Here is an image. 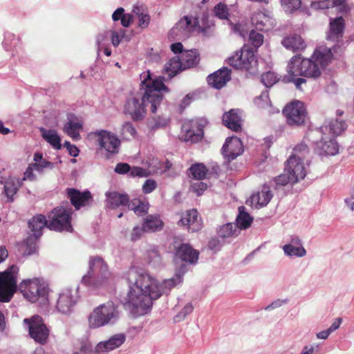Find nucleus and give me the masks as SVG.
<instances>
[{"label": "nucleus", "mask_w": 354, "mask_h": 354, "mask_svg": "<svg viewBox=\"0 0 354 354\" xmlns=\"http://www.w3.org/2000/svg\"><path fill=\"white\" fill-rule=\"evenodd\" d=\"M130 290L124 305L135 317L147 314L152 301L160 298V292L153 291V277L142 269L132 267L126 273Z\"/></svg>", "instance_id": "1"}, {"label": "nucleus", "mask_w": 354, "mask_h": 354, "mask_svg": "<svg viewBox=\"0 0 354 354\" xmlns=\"http://www.w3.org/2000/svg\"><path fill=\"white\" fill-rule=\"evenodd\" d=\"M140 78L142 79L141 86L145 91L130 95L124 106V113L135 122L141 121L146 117L147 104H151V111L155 113L163 99L160 91H169L163 83L164 78L158 77L152 80L149 71L142 73Z\"/></svg>", "instance_id": "2"}, {"label": "nucleus", "mask_w": 354, "mask_h": 354, "mask_svg": "<svg viewBox=\"0 0 354 354\" xmlns=\"http://www.w3.org/2000/svg\"><path fill=\"white\" fill-rule=\"evenodd\" d=\"M333 54L330 49H316L310 58H302L300 55L292 57L287 67V73L308 78H317L321 75V69L330 62Z\"/></svg>", "instance_id": "3"}, {"label": "nucleus", "mask_w": 354, "mask_h": 354, "mask_svg": "<svg viewBox=\"0 0 354 354\" xmlns=\"http://www.w3.org/2000/svg\"><path fill=\"white\" fill-rule=\"evenodd\" d=\"M88 271L82 278V283L93 288L108 284L111 278L108 265L100 257H91L88 261Z\"/></svg>", "instance_id": "4"}, {"label": "nucleus", "mask_w": 354, "mask_h": 354, "mask_svg": "<svg viewBox=\"0 0 354 354\" xmlns=\"http://www.w3.org/2000/svg\"><path fill=\"white\" fill-rule=\"evenodd\" d=\"M119 315L118 306L109 301L95 308L88 316L90 328H97L115 320Z\"/></svg>", "instance_id": "5"}, {"label": "nucleus", "mask_w": 354, "mask_h": 354, "mask_svg": "<svg viewBox=\"0 0 354 354\" xmlns=\"http://www.w3.org/2000/svg\"><path fill=\"white\" fill-rule=\"evenodd\" d=\"M19 290L24 298L32 303L37 301L39 298H46L49 292L48 284L40 277L23 280L19 285Z\"/></svg>", "instance_id": "6"}, {"label": "nucleus", "mask_w": 354, "mask_h": 354, "mask_svg": "<svg viewBox=\"0 0 354 354\" xmlns=\"http://www.w3.org/2000/svg\"><path fill=\"white\" fill-rule=\"evenodd\" d=\"M72 212L73 210L68 205H61L54 208L48 215V228L57 232H72Z\"/></svg>", "instance_id": "7"}, {"label": "nucleus", "mask_w": 354, "mask_h": 354, "mask_svg": "<svg viewBox=\"0 0 354 354\" xmlns=\"http://www.w3.org/2000/svg\"><path fill=\"white\" fill-rule=\"evenodd\" d=\"M19 270L18 266L12 265L4 272H0V302H9L13 297L17 288Z\"/></svg>", "instance_id": "8"}, {"label": "nucleus", "mask_w": 354, "mask_h": 354, "mask_svg": "<svg viewBox=\"0 0 354 354\" xmlns=\"http://www.w3.org/2000/svg\"><path fill=\"white\" fill-rule=\"evenodd\" d=\"M228 64L237 69L250 71L257 68L258 61L254 52L246 45L228 57Z\"/></svg>", "instance_id": "9"}, {"label": "nucleus", "mask_w": 354, "mask_h": 354, "mask_svg": "<svg viewBox=\"0 0 354 354\" xmlns=\"http://www.w3.org/2000/svg\"><path fill=\"white\" fill-rule=\"evenodd\" d=\"M282 113L286 123L291 127L304 125L307 118V111L304 104L299 100H292L283 108Z\"/></svg>", "instance_id": "10"}, {"label": "nucleus", "mask_w": 354, "mask_h": 354, "mask_svg": "<svg viewBox=\"0 0 354 354\" xmlns=\"http://www.w3.org/2000/svg\"><path fill=\"white\" fill-rule=\"evenodd\" d=\"M100 149H104L109 155L118 153L121 141L113 133L107 130H100L94 132Z\"/></svg>", "instance_id": "11"}, {"label": "nucleus", "mask_w": 354, "mask_h": 354, "mask_svg": "<svg viewBox=\"0 0 354 354\" xmlns=\"http://www.w3.org/2000/svg\"><path fill=\"white\" fill-rule=\"evenodd\" d=\"M79 298L77 288H65L58 294L55 308L63 314L72 312Z\"/></svg>", "instance_id": "12"}, {"label": "nucleus", "mask_w": 354, "mask_h": 354, "mask_svg": "<svg viewBox=\"0 0 354 354\" xmlns=\"http://www.w3.org/2000/svg\"><path fill=\"white\" fill-rule=\"evenodd\" d=\"M24 322L28 325L30 336L35 342L41 344L46 343L49 336V330L41 317L33 316L30 319H24Z\"/></svg>", "instance_id": "13"}, {"label": "nucleus", "mask_w": 354, "mask_h": 354, "mask_svg": "<svg viewBox=\"0 0 354 354\" xmlns=\"http://www.w3.org/2000/svg\"><path fill=\"white\" fill-rule=\"evenodd\" d=\"M203 129L204 125L197 120L186 122L182 126V137L186 142H197L203 136Z\"/></svg>", "instance_id": "14"}, {"label": "nucleus", "mask_w": 354, "mask_h": 354, "mask_svg": "<svg viewBox=\"0 0 354 354\" xmlns=\"http://www.w3.org/2000/svg\"><path fill=\"white\" fill-rule=\"evenodd\" d=\"M66 195L71 205L77 210L90 205L93 201L92 194L88 190L80 192L75 188H67Z\"/></svg>", "instance_id": "15"}, {"label": "nucleus", "mask_w": 354, "mask_h": 354, "mask_svg": "<svg viewBox=\"0 0 354 354\" xmlns=\"http://www.w3.org/2000/svg\"><path fill=\"white\" fill-rule=\"evenodd\" d=\"M243 152L241 140L236 136L229 137L222 147V154L227 161L236 159Z\"/></svg>", "instance_id": "16"}, {"label": "nucleus", "mask_w": 354, "mask_h": 354, "mask_svg": "<svg viewBox=\"0 0 354 354\" xmlns=\"http://www.w3.org/2000/svg\"><path fill=\"white\" fill-rule=\"evenodd\" d=\"M285 172H288L292 176V180L296 183L306 175L301 159L296 155H292L286 161Z\"/></svg>", "instance_id": "17"}, {"label": "nucleus", "mask_w": 354, "mask_h": 354, "mask_svg": "<svg viewBox=\"0 0 354 354\" xmlns=\"http://www.w3.org/2000/svg\"><path fill=\"white\" fill-rule=\"evenodd\" d=\"M178 223L186 226L188 232H198L203 227V222L201 218L198 217L196 209L187 210L183 214Z\"/></svg>", "instance_id": "18"}, {"label": "nucleus", "mask_w": 354, "mask_h": 354, "mask_svg": "<svg viewBox=\"0 0 354 354\" xmlns=\"http://www.w3.org/2000/svg\"><path fill=\"white\" fill-rule=\"evenodd\" d=\"M231 70L223 67L212 74L208 75L207 80L213 88L221 89L231 80Z\"/></svg>", "instance_id": "19"}, {"label": "nucleus", "mask_w": 354, "mask_h": 354, "mask_svg": "<svg viewBox=\"0 0 354 354\" xmlns=\"http://www.w3.org/2000/svg\"><path fill=\"white\" fill-rule=\"evenodd\" d=\"M176 254L183 261L192 264L197 262L199 252L189 244L183 243L176 249Z\"/></svg>", "instance_id": "20"}, {"label": "nucleus", "mask_w": 354, "mask_h": 354, "mask_svg": "<svg viewBox=\"0 0 354 354\" xmlns=\"http://www.w3.org/2000/svg\"><path fill=\"white\" fill-rule=\"evenodd\" d=\"M344 28V20L342 17L331 20L330 29L327 34V39L332 41H339L343 37Z\"/></svg>", "instance_id": "21"}, {"label": "nucleus", "mask_w": 354, "mask_h": 354, "mask_svg": "<svg viewBox=\"0 0 354 354\" xmlns=\"http://www.w3.org/2000/svg\"><path fill=\"white\" fill-rule=\"evenodd\" d=\"M198 23L197 19L185 16L174 26L171 32L176 35H185L191 32Z\"/></svg>", "instance_id": "22"}, {"label": "nucleus", "mask_w": 354, "mask_h": 354, "mask_svg": "<svg viewBox=\"0 0 354 354\" xmlns=\"http://www.w3.org/2000/svg\"><path fill=\"white\" fill-rule=\"evenodd\" d=\"M106 202L109 207L115 209L120 206H129L130 198L127 194L118 192H110L106 194Z\"/></svg>", "instance_id": "23"}, {"label": "nucleus", "mask_w": 354, "mask_h": 354, "mask_svg": "<svg viewBox=\"0 0 354 354\" xmlns=\"http://www.w3.org/2000/svg\"><path fill=\"white\" fill-rule=\"evenodd\" d=\"M68 121L64 127V131L75 140L80 139V131L82 129V123L74 115L68 117Z\"/></svg>", "instance_id": "24"}, {"label": "nucleus", "mask_w": 354, "mask_h": 354, "mask_svg": "<svg viewBox=\"0 0 354 354\" xmlns=\"http://www.w3.org/2000/svg\"><path fill=\"white\" fill-rule=\"evenodd\" d=\"M281 44L287 50L296 52L302 50L306 48V44L301 35L297 34H290L282 39Z\"/></svg>", "instance_id": "25"}, {"label": "nucleus", "mask_w": 354, "mask_h": 354, "mask_svg": "<svg viewBox=\"0 0 354 354\" xmlns=\"http://www.w3.org/2000/svg\"><path fill=\"white\" fill-rule=\"evenodd\" d=\"M241 119L238 110L231 109L223 115V122L228 129L239 131L241 129Z\"/></svg>", "instance_id": "26"}, {"label": "nucleus", "mask_w": 354, "mask_h": 354, "mask_svg": "<svg viewBox=\"0 0 354 354\" xmlns=\"http://www.w3.org/2000/svg\"><path fill=\"white\" fill-rule=\"evenodd\" d=\"M114 171L119 174H125L129 172V175L131 177H147L149 175V172L146 169L140 167L131 168L129 164L124 162L118 163Z\"/></svg>", "instance_id": "27"}, {"label": "nucleus", "mask_w": 354, "mask_h": 354, "mask_svg": "<svg viewBox=\"0 0 354 354\" xmlns=\"http://www.w3.org/2000/svg\"><path fill=\"white\" fill-rule=\"evenodd\" d=\"M48 220L42 214H37L28 222L30 230L33 232L35 239H37L41 235V230L46 226L48 227Z\"/></svg>", "instance_id": "28"}, {"label": "nucleus", "mask_w": 354, "mask_h": 354, "mask_svg": "<svg viewBox=\"0 0 354 354\" xmlns=\"http://www.w3.org/2000/svg\"><path fill=\"white\" fill-rule=\"evenodd\" d=\"M179 58L184 70L196 66L200 62V55L197 50H185Z\"/></svg>", "instance_id": "29"}, {"label": "nucleus", "mask_w": 354, "mask_h": 354, "mask_svg": "<svg viewBox=\"0 0 354 354\" xmlns=\"http://www.w3.org/2000/svg\"><path fill=\"white\" fill-rule=\"evenodd\" d=\"M125 340L123 334H117L104 342H100L97 345L96 349L99 352H104L115 349L121 346Z\"/></svg>", "instance_id": "30"}, {"label": "nucleus", "mask_w": 354, "mask_h": 354, "mask_svg": "<svg viewBox=\"0 0 354 354\" xmlns=\"http://www.w3.org/2000/svg\"><path fill=\"white\" fill-rule=\"evenodd\" d=\"M22 180L20 178H9L4 184V192L10 202L13 201V196L17 194L21 187H22Z\"/></svg>", "instance_id": "31"}, {"label": "nucleus", "mask_w": 354, "mask_h": 354, "mask_svg": "<svg viewBox=\"0 0 354 354\" xmlns=\"http://www.w3.org/2000/svg\"><path fill=\"white\" fill-rule=\"evenodd\" d=\"M40 131L43 138L54 149H60L62 148L61 138L56 131L41 128Z\"/></svg>", "instance_id": "32"}, {"label": "nucleus", "mask_w": 354, "mask_h": 354, "mask_svg": "<svg viewBox=\"0 0 354 354\" xmlns=\"http://www.w3.org/2000/svg\"><path fill=\"white\" fill-rule=\"evenodd\" d=\"M165 71L170 78L174 77L180 71H184L178 56L171 58L165 65Z\"/></svg>", "instance_id": "33"}, {"label": "nucleus", "mask_w": 354, "mask_h": 354, "mask_svg": "<svg viewBox=\"0 0 354 354\" xmlns=\"http://www.w3.org/2000/svg\"><path fill=\"white\" fill-rule=\"evenodd\" d=\"M143 225L147 232H156L162 230L163 222L158 216L148 215L145 219Z\"/></svg>", "instance_id": "34"}, {"label": "nucleus", "mask_w": 354, "mask_h": 354, "mask_svg": "<svg viewBox=\"0 0 354 354\" xmlns=\"http://www.w3.org/2000/svg\"><path fill=\"white\" fill-rule=\"evenodd\" d=\"M208 172V169L203 163L194 164L189 169V176L198 180L205 179Z\"/></svg>", "instance_id": "35"}, {"label": "nucleus", "mask_w": 354, "mask_h": 354, "mask_svg": "<svg viewBox=\"0 0 354 354\" xmlns=\"http://www.w3.org/2000/svg\"><path fill=\"white\" fill-rule=\"evenodd\" d=\"M153 281L154 282V284L153 285V291L160 292V297L164 294H167L169 291L175 287L176 284V280L173 278L165 280L162 283H158L154 278H153Z\"/></svg>", "instance_id": "36"}, {"label": "nucleus", "mask_w": 354, "mask_h": 354, "mask_svg": "<svg viewBox=\"0 0 354 354\" xmlns=\"http://www.w3.org/2000/svg\"><path fill=\"white\" fill-rule=\"evenodd\" d=\"M318 148L322 151L321 153L327 156H335L339 152V145L335 139L320 142Z\"/></svg>", "instance_id": "37"}, {"label": "nucleus", "mask_w": 354, "mask_h": 354, "mask_svg": "<svg viewBox=\"0 0 354 354\" xmlns=\"http://www.w3.org/2000/svg\"><path fill=\"white\" fill-rule=\"evenodd\" d=\"M239 215L236 218V225L237 229H247L249 227L253 221L252 217L250 215L245 212V207L243 206L239 207Z\"/></svg>", "instance_id": "38"}, {"label": "nucleus", "mask_w": 354, "mask_h": 354, "mask_svg": "<svg viewBox=\"0 0 354 354\" xmlns=\"http://www.w3.org/2000/svg\"><path fill=\"white\" fill-rule=\"evenodd\" d=\"M148 203L139 199L134 198L129 204L128 208L133 210L136 214L140 216L148 212Z\"/></svg>", "instance_id": "39"}, {"label": "nucleus", "mask_w": 354, "mask_h": 354, "mask_svg": "<svg viewBox=\"0 0 354 354\" xmlns=\"http://www.w3.org/2000/svg\"><path fill=\"white\" fill-rule=\"evenodd\" d=\"M344 0H324L318 1H313L311 3V8L313 9H327L329 8L342 6Z\"/></svg>", "instance_id": "40"}, {"label": "nucleus", "mask_w": 354, "mask_h": 354, "mask_svg": "<svg viewBox=\"0 0 354 354\" xmlns=\"http://www.w3.org/2000/svg\"><path fill=\"white\" fill-rule=\"evenodd\" d=\"M237 227L234 223H229L218 230L217 234L219 237L225 239L236 236Z\"/></svg>", "instance_id": "41"}, {"label": "nucleus", "mask_w": 354, "mask_h": 354, "mask_svg": "<svg viewBox=\"0 0 354 354\" xmlns=\"http://www.w3.org/2000/svg\"><path fill=\"white\" fill-rule=\"evenodd\" d=\"M272 195L269 189H263L252 196V202L256 201L260 207L266 205L270 201Z\"/></svg>", "instance_id": "42"}, {"label": "nucleus", "mask_w": 354, "mask_h": 354, "mask_svg": "<svg viewBox=\"0 0 354 354\" xmlns=\"http://www.w3.org/2000/svg\"><path fill=\"white\" fill-rule=\"evenodd\" d=\"M346 122L340 119L332 120L328 124L329 131L333 136L340 135L346 130Z\"/></svg>", "instance_id": "43"}, {"label": "nucleus", "mask_w": 354, "mask_h": 354, "mask_svg": "<svg viewBox=\"0 0 354 354\" xmlns=\"http://www.w3.org/2000/svg\"><path fill=\"white\" fill-rule=\"evenodd\" d=\"M147 259L148 263L153 266H158L162 263V257L157 248L154 247L147 251Z\"/></svg>", "instance_id": "44"}, {"label": "nucleus", "mask_w": 354, "mask_h": 354, "mask_svg": "<svg viewBox=\"0 0 354 354\" xmlns=\"http://www.w3.org/2000/svg\"><path fill=\"white\" fill-rule=\"evenodd\" d=\"M136 130L131 122L123 123L120 129V134L124 139L129 140L136 134Z\"/></svg>", "instance_id": "45"}, {"label": "nucleus", "mask_w": 354, "mask_h": 354, "mask_svg": "<svg viewBox=\"0 0 354 354\" xmlns=\"http://www.w3.org/2000/svg\"><path fill=\"white\" fill-rule=\"evenodd\" d=\"M214 15L220 19H228L230 13L227 6L222 2L217 3L213 10Z\"/></svg>", "instance_id": "46"}, {"label": "nucleus", "mask_w": 354, "mask_h": 354, "mask_svg": "<svg viewBox=\"0 0 354 354\" xmlns=\"http://www.w3.org/2000/svg\"><path fill=\"white\" fill-rule=\"evenodd\" d=\"M283 251L288 256H296L301 257L306 255V251L303 247H295L291 244L285 245L283 248Z\"/></svg>", "instance_id": "47"}, {"label": "nucleus", "mask_w": 354, "mask_h": 354, "mask_svg": "<svg viewBox=\"0 0 354 354\" xmlns=\"http://www.w3.org/2000/svg\"><path fill=\"white\" fill-rule=\"evenodd\" d=\"M279 80L277 75L273 72H266L261 75V82L266 87H271L275 84Z\"/></svg>", "instance_id": "48"}, {"label": "nucleus", "mask_w": 354, "mask_h": 354, "mask_svg": "<svg viewBox=\"0 0 354 354\" xmlns=\"http://www.w3.org/2000/svg\"><path fill=\"white\" fill-rule=\"evenodd\" d=\"M249 41L255 48H259L263 44V35L252 30L249 35Z\"/></svg>", "instance_id": "49"}, {"label": "nucleus", "mask_w": 354, "mask_h": 354, "mask_svg": "<svg viewBox=\"0 0 354 354\" xmlns=\"http://www.w3.org/2000/svg\"><path fill=\"white\" fill-rule=\"evenodd\" d=\"M36 241L37 239H35L34 236H30L26 239L24 243V246L26 247V249L24 252V255H31L36 252Z\"/></svg>", "instance_id": "50"}, {"label": "nucleus", "mask_w": 354, "mask_h": 354, "mask_svg": "<svg viewBox=\"0 0 354 354\" xmlns=\"http://www.w3.org/2000/svg\"><path fill=\"white\" fill-rule=\"evenodd\" d=\"M281 4L286 12H292L299 8L300 0H281Z\"/></svg>", "instance_id": "51"}, {"label": "nucleus", "mask_w": 354, "mask_h": 354, "mask_svg": "<svg viewBox=\"0 0 354 354\" xmlns=\"http://www.w3.org/2000/svg\"><path fill=\"white\" fill-rule=\"evenodd\" d=\"M300 76L301 75H295L288 73L284 78L286 82H292L297 88L300 89L301 84L306 83V80L303 77H300Z\"/></svg>", "instance_id": "52"}, {"label": "nucleus", "mask_w": 354, "mask_h": 354, "mask_svg": "<svg viewBox=\"0 0 354 354\" xmlns=\"http://www.w3.org/2000/svg\"><path fill=\"white\" fill-rule=\"evenodd\" d=\"M144 232H147L142 225V227L136 226L133 228L131 234L130 239L131 241H136L141 238Z\"/></svg>", "instance_id": "53"}, {"label": "nucleus", "mask_w": 354, "mask_h": 354, "mask_svg": "<svg viewBox=\"0 0 354 354\" xmlns=\"http://www.w3.org/2000/svg\"><path fill=\"white\" fill-rule=\"evenodd\" d=\"M277 185H286L288 183H295L292 180V176L288 172H285L283 174L278 176L275 179Z\"/></svg>", "instance_id": "54"}, {"label": "nucleus", "mask_w": 354, "mask_h": 354, "mask_svg": "<svg viewBox=\"0 0 354 354\" xmlns=\"http://www.w3.org/2000/svg\"><path fill=\"white\" fill-rule=\"evenodd\" d=\"M194 310V307L192 304H187L185 306L183 310L176 316L175 320L180 321L185 318L187 315L192 313Z\"/></svg>", "instance_id": "55"}, {"label": "nucleus", "mask_w": 354, "mask_h": 354, "mask_svg": "<svg viewBox=\"0 0 354 354\" xmlns=\"http://www.w3.org/2000/svg\"><path fill=\"white\" fill-rule=\"evenodd\" d=\"M207 189V185L203 182H196L192 185V189L197 196H201Z\"/></svg>", "instance_id": "56"}, {"label": "nucleus", "mask_w": 354, "mask_h": 354, "mask_svg": "<svg viewBox=\"0 0 354 354\" xmlns=\"http://www.w3.org/2000/svg\"><path fill=\"white\" fill-rule=\"evenodd\" d=\"M157 187L156 182L153 179H147L142 185V192L144 194L152 192Z\"/></svg>", "instance_id": "57"}, {"label": "nucleus", "mask_w": 354, "mask_h": 354, "mask_svg": "<svg viewBox=\"0 0 354 354\" xmlns=\"http://www.w3.org/2000/svg\"><path fill=\"white\" fill-rule=\"evenodd\" d=\"M154 124L151 126V129H157L160 127H166L169 122V120L167 117L158 116L156 118H153Z\"/></svg>", "instance_id": "58"}, {"label": "nucleus", "mask_w": 354, "mask_h": 354, "mask_svg": "<svg viewBox=\"0 0 354 354\" xmlns=\"http://www.w3.org/2000/svg\"><path fill=\"white\" fill-rule=\"evenodd\" d=\"M138 20H139L138 26L140 27L141 28H147L149 24L150 20H151L150 16L148 14H144V13H141L140 15L138 13Z\"/></svg>", "instance_id": "59"}, {"label": "nucleus", "mask_w": 354, "mask_h": 354, "mask_svg": "<svg viewBox=\"0 0 354 354\" xmlns=\"http://www.w3.org/2000/svg\"><path fill=\"white\" fill-rule=\"evenodd\" d=\"M32 165L33 166V167L35 168V170L39 171V172H42L43 171V169L44 168H46V167H53V164L46 160H43V161H41V162H35V163H32Z\"/></svg>", "instance_id": "60"}, {"label": "nucleus", "mask_w": 354, "mask_h": 354, "mask_svg": "<svg viewBox=\"0 0 354 354\" xmlns=\"http://www.w3.org/2000/svg\"><path fill=\"white\" fill-rule=\"evenodd\" d=\"M34 169L35 168L33 167L32 164H30L24 172V178L21 179L22 180V183L26 180H28L30 181L35 180L36 177L35 175L33 174Z\"/></svg>", "instance_id": "61"}, {"label": "nucleus", "mask_w": 354, "mask_h": 354, "mask_svg": "<svg viewBox=\"0 0 354 354\" xmlns=\"http://www.w3.org/2000/svg\"><path fill=\"white\" fill-rule=\"evenodd\" d=\"M295 154H301L304 156L305 153L308 152V147L306 143H304V141H302L301 143L298 144L293 149Z\"/></svg>", "instance_id": "62"}, {"label": "nucleus", "mask_w": 354, "mask_h": 354, "mask_svg": "<svg viewBox=\"0 0 354 354\" xmlns=\"http://www.w3.org/2000/svg\"><path fill=\"white\" fill-rule=\"evenodd\" d=\"M124 15V9L122 8H118L113 13L112 19L114 21H117L118 20L121 21Z\"/></svg>", "instance_id": "63"}, {"label": "nucleus", "mask_w": 354, "mask_h": 354, "mask_svg": "<svg viewBox=\"0 0 354 354\" xmlns=\"http://www.w3.org/2000/svg\"><path fill=\"white\" fill-rule=\"evenodd\" d=\"M170 48H171V51L175 54L180 53V55H181L182 53L184 52L183 50V46L180 42H176V43L172 44L170 46Z\"/></svg>", "instance_id": "64"}]
</instances>
